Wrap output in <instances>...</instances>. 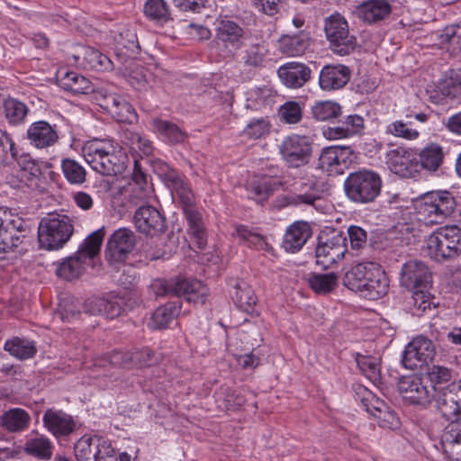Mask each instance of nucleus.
Listing matches in <instances>:
<instances>
[{"label": "nucleus", "mask_w": 461, "mask_h": 461, "mask_svg": "<svg viewBox=\"0 0 461 461\" xmlns=\"http://www.w3.org/2000/svg\"><path fill=\"white\" fill-rule=\"evenodd\" d=\"M82 154L87 164L104 176L121 174L127 159L122 147L113 139H93L84 143Z\"/></svg>", "instance_id": "f257e3e1"}, {"label": "nucleus", "mask_w": 461, "mask_h": 461, "mask_svg": "<svg viewBox=\"0 0 461 461\" xmlns=\"http://www.w3.org/2000/svg\"><path fill=\"white\" fill-rule=\"evenodd\" d=\"M344 285L368 300H377L387 294L389 280L381 267L374 262L353 266L343 279Z\"/></svg>", "instance_id": "f03ea898"}, {"label": "nucleus", "mask_w": 461, "mask_h": 461, "mask_svg": "<svg viewBox=\"0 0 461 461\" xmlns=\"http://www.w3.org/2000/svg\"><path fill=\"white\" fill-rule=\"evenodd\" d=\"M104 233L98 230L90 234L78 248V250L56 264V275L64 280H74L80 277L94 258L99 253Z\"/></svg>", "instance_id": "7ed1b4c3"}, {"label": "nucleus", "mask_w": 461, "mask_h": 461, "mask_svg": "<svg viewBox=\"0 0 461 461\" xmlns=\"http://www.w3.org/2000/svg\"><path fill=\"white\" fill-rule=\"evenodd\" d=\"M456 208V200L447 191L429 192L414 202L417 218L425 224H438L449 217Z\"/></svg>", "instance_id": "20e7f679"}, {"label": "nucleus", "mask_w": 461, "mask_h": 461, "mask_svg": "<svg viewBox=\"0 0 461 461\" xmlns=\"http://www.w3.org/2000/svg\"><path fill=\"white\" fill-rule=\"evenodd\" d=\"M74 231L72 220L65 214L52 212L43 217L38 227L40 247L47 250L61 249Z\"/></svg>", "instance_id": "39448f33"}, {"label": "nucleus", "mask_w": 461, "mask_h": 461, "mask_svg": "<svg viewBox=\"0 0 461 461\" xmlns=\"http://www.w3.org/2000/svg\"><path fill=\"white\" fill-rule=\"evenodd\" d=\"M347 196L355 203H367L373 202L382 188L381 176L369 169H359L350 173L345 182Z\"/></svg>", "instance_id": "423d86ee"}, {"label": "nucleus", "mask_w": 461, "mask_h": 461, "mask_svg": "<svg viewBox=\"0 0 461 461\" xmlns=\"http://www.w3.org/2000/svg\"><path fill=\"white\" fill-rule=\"evenodd\" d=\"M429 254L437 261L454 259L461 255V228L445 225L434 230L427 240Z\"/></svg>", "instance_id": "0eeeda50"}, {"label": "nucleus", "mask_w": 461, "mask_h": 461, "mask_svg": "<svg viewBox=\"0 0 461 461\" xmlns=\"http://www.w3.org/2000/svg\"><path fill=\"white\" fill-rule=\"evenodd\" d=\"M324 31L331 50L340 56L349 54L357 46L356 38L349 33L347 20L339 14L325 19Z\"/></svg>", "instance_id": "6e6552de"}, {"label": "nucleus", "mask_w": 461, "mask_h": 461, "mask_svg": "<svg viewBox=\"0 0 461 461\" xmlns=\"http://www.w3.org/2000/svg\"><path fill=\"white\" fill-rule=\"evenodd\" d=\"M356 400L359 401L366 412L377 420L379 426L390 429L399 427L400 420L394 411L366 387L359 385L356 388Z\"/></svg>", "instance_id": "1a4fd4ad"}, {"label": "nucleus", "mask_w": 461, "mask_h": 461, "mask_svg": "<svg viewBox=\"0 0 461 461\" xmlns=\"http://www.w3.org/2000/svg\"><path fill=\"white\" fill-rule=\"evenodd\" d=\"M158 295L176 294L184 296L186 301L197 304H203L208 295V288L196 279H177L170 281H158Z\"/></svg>", "instance_id": "9d476101"}, {"label": "nucleus", "mask_w": 461, "mask_h": 461, "mask_svg": "<svg viewBox=\"0 0 461 461\" xmlns=\"http://www.w3.org/2000/svg\"><path fill=\"white\" fill-rule=\"evenodd\" d=\"M279 153L288 167H303L312 157V142L304 135L292 134L282 140Z\"/></svg>", "instance_id": "9b49d317"}, {"label": "nucleus", "mask_w": 461, "mask_h": 461, "mask_svg": "<svg viewBox=\"0 0 461 461\" xmlns=\"http://www.w3.org/2000/svg\"><path fill=\"white\" fill-rule=\"evenodd\" d=\"M398 390L406 402L427 406L433 400L437 388L421 376L411 375L400 379Z\"/></svg>", "instance_id": "f8f14e48"}, {"label": "nucleus", "mask_w": 461, "mask_h": 461, "mask_svg": "<svg viewBox=\"0 0 461 461\" xmlns=\"http://www.w3.org/2000/svg\"><path fill=\"white\" fill-rule=\"evenodd\" d=\"M434 424L429 431L434 440H438L445 456L449 461H461V422L451 421L443 428Z\"/></svg>", "instance_id": "ddd939ff"}, {"label": "nucleus", "mask_w": 461, "mask_h": 461, "mask_svg": "<svg viewBox=\"0 0 461 461\" xmlns=\"http://www.w3.org/2000/svg\"><path fill=\"white\" fill-rule=\"evenodd\" d=\"M390 170L402 178H414L420 175L418 153L410 148L397 147L387 154Z\"/></svg>", "instance_id": "4468645a"}, {"label": "nucleus", "mask_w": 461, "mask_h": 461, "mask_svg": "<svg viewBox=\"0 0 461 461\" xmlns=\"http://www.w3.org/2000/svg\"><path fill=\"white\" fill-rule=\"evenodd\" d=\"M355 158L351 148L330 146L322 149L319 158V167L329 175H342Z\"/></svg>", "instance_id": "2eb2a0df"}, {"label": "nucleus", "mask_w": 461, "mask_h": 461, "mask_svg": "<svg viewBox=\"0 0 461 461\" xmlns=\"http://www.w3.org/2000/svg\"><path fill=\"white\" fill-rule=\"evenodd\" d=\"M435 348L432 341L426 337L414 338L405 348L402 364L407 369L422 367L432 360Z\"/></svg>", "instance_id": "dca6fc26"}, {"label": "nucleus", "mask_w": 461, "mask_h": 461, "mask_svg": "<svg viewBox=\"0 0 461 461\" xmlns=\"http://www.w3.org/2000/svg\"><path fill=\"white\" fill-rule=\"evenodd\" d=\"M346 238L335 234L324 242H320L315 250L316 264L327 269L341 261L347 252Z\"/></svg>", "instance_id": "f3484780"}, {"label": "nucleus", "mask_w": 461, "mask_h": 461, "mask_svg": "<svg viewBox=\"0 0 461 461\" xmlns=\"http://www.w3.org/2000/svg\"><path fill=\"white\" fill-rule=\"evenodd\" d=\"M135 235L127 228L115 230L111 236L105 249L106 259L113 264L124 261L135 246Z\"/></svg>", "instance_id": "a211bd4d"}, {"label": "nucleus", "mask_w": 461, "mask_h": 461, "mask_svg": "<svg viewBox=\"0 0 461 461\" xmlns=\"http://www.w3.org/2000/svg\"><path fill=\"white\" fill-rule=\"evenodd\" d=\"M70 57L72 64L83 68L96 71H109L113 69L112 60L105 55L89 46L77 45L73 48Z\"/></svg>", "instance_id": "6ab92c4d"}, {"label": "nucleus", "mask_w": 461, "mask_h": 461, "mask_svg": "<svg viewBox=\"0 0 461 461\" xmlns=\"http://www.w3.org/2000/svg\"><path fill=\"white\" fill-rule=\"evenodd\" d=\"M400 282L410 290L429 288L431 273L424 262L409 260L402 267Z\"/></svg>", "instance_id": "aec40b11"}, {"label": "nucleus", "mask_w": 461, "mask_h": 461, "mask_svg": "<svg viewBox=\"0 0 461 461\" xmlns=\"http://www.w3.org/2000/svg\"><path fill=\"white\" fill-rule=\"evenodd\" d=\"M216 39L223 46L228 55H232L241 47L244 36L243 28L228 18L216 21Z\"/></svg>", "instance_id": "412c9836"}, {"label": "nucleus", "mask_w": 461, "mask_h": 461, "mask_svg": "<svg viewBox=\"0 0 461 461\" xmlns=\"http://www.w3.org/2000/svg\"><path fill=\"white\" fill-rule=\"evenodd\" d=\"M156 171L171 192L178 195L184 203V208L193 206V193L175 169L171 168L167 164L158 163Z\"/></svg>", "instance_id": "4be33fe9"}, {"label": "nucleus", "mask_w": 461, "mask_h": 461, "mask_svg": "<svg viewBox=\"0 0 461 461\" xmlns=\"http://www.w3.org/2000/svg\"><path fill=\"white\" fill-rule=\"evenodd\" d=\"M133 219L139 231L147 235L155 236L166 228L165 218L158 210L150 205L138 208Z\"/></svg>", "instance_id": "5701e85b"}, {"label": "nucleus", "mask_w": 461, "mask_h": 461, "mask_svg": "<svg viewBox=\"0 0 461 461\" xmlns=\"http://www.w3.org/2000/svg\"><path fill=\"white\" fill-rule=\"evenodd\" d=\"M127 307L124 296L110 294L108 298H91L86 302L85 309L93 315H104L108 319L119 316Z\"/></svg>", "instance_id": "b1692460"}, {"label": "nucleus", "mask_w": 461, "mask_h": 461, "mask_svg": "<svg viewBox=\"0 0 461 461\" xmlns=\"http://www.w3.org/2000/svg\"><path fill=\"white\" fill-rule=\"evenodd\" d=\"M26 134L30 144L37 149L54 146L59 138L57 126L51 125L46 121L32 123L27 129Z\"/></svg>", "instance_id": "393cba45"}, {"label": "nucleus", "mask_w": 461, "mask_h": 461, "mask_svg": "<svg viewBox=\"0 0 461 461\" xmlns=\"http://www.w3.org/2000/svg\"><path fill=\"white\" fill-rule=\"evenodd\" d=\"M349 79L350 70L347 66L327 65L320 72L319 85L324 91H334L344 87Z\"/></svg>", "instance_id": "a878e982"}, {"label": "nucleus", "mask_w": 461, "mask_h": 461, "mask_svg": "<svg viewBox=\"0 0 461 461\" xmlns=\"http://www.w3.org/2000/svg\"><path fill=\"white\" fill-rule=\"evenodd\" d=\"M42 421L47 430L55 437L68 436L76 427L73 417L61 410H47Z\"/></svg>", "instance_id": "bb28decb"}, {"label": "nucleus", "mask_w": 461, "mask_h": 461, "mask_svg": "<svg viewBox=\"0 0 461 461\" xmlns=\"http://www.w3.org/2000/svg\"><path fill=\"white\" fill-rule=\"evenodd\" d=\"M392 12L389 0H366L356 7L357 16L366 23L380 22Z\"/></svg>", "instance_id": "cd10ccee"}, {"label": "nucleus", "mask_w": 461, "mask_h": 461, "mask_svg": "<svg viewBox=\"0 0 461 461\" xmlns=\"http://www.w3.org/2000/svg\"><path fill=\"white\" fill-rule=\"evenodd\" d=\"M311 236L312 229L306 221H294L287 228L282 246L287 252H298L305 245Z\"/></svg>", "instance_id": "c85d7f7f"}, {"label": "nucleus", "mask_w": 461, "mask_h": 461, "mask_svg": "<svg viewBox=\"0 0 461 461\" xmlns=\"http://www.w3.org/2000/svg\"><path fill=\"white\" fill-rule=\"evenodd\" d=\"M436 402L437 410L442 417L451 421L461 422V404L456 402V398L447 385V388L438 389L433 398Z\"/></svg>", "instance_id": "c756f323"}, {"label": "nucleus", "mask_w": 461, "mask_h": 461, "mask_svg": "<svg viewBox=\"0 0 461 461\" xmlns=\"http://www.w3.org/2000/svg\"><path fill=\"white\" fill-rule=\"evenodd\" d=\"M278 77L291 88L303 86L311 77V69L303 63L288 62L278 68Z\"/></svg>", "instance_id": "7c9ffc66"}, {"label": "nucleus", "mask_w": 461, "mask_h": 461, "mask_svg": "<svg viewBox=\"0 0 461 461\" xmlns=\"http://www.w3.org/2000/svg\"><path fill=\"white\" fill-rule=\"evenodd\" d=\"M284 185L286 189L294 193L293 201L295 204H314V203L320 199V191L317 185L312 180H306L303 178L295 179L293 183L285 181Z\"/></svg>", "instance_id": "2f4dec72"}, {"label": "nucleus", "mask_w": 461, "mask_h": 461, "mask_svg": "<svg viewBox=\"0 0 461 461\" xmlns=\"http://www.w3.org/2000/svg\"><path fill=\"white\" fill-rule=\"evenodd\" d=\"M310 45V34L304 31L294 35H283L278 41L279 50L289 57L303 55Z\"/></svg>", "instance_id": "473e14b6"}, {"label": "nucleus", "mask_w": 461, "mask_h": 461, "mask_svg": "<svg viewBox=\"0 0 461 461\" xmlns=\"http://www.w3.org/2000/svg\"><path fill=\"white\" fill-rule=\"evenodd\" d=\"M105 106L111 115L118 122L132 123L137 121L134 108L124 98L116 95L105 97Z\"/></svg>", "instance_id": "72a5a7b5"}, {"label": "nucleus", "mask_w": 461, "mask_h": 461, "mask_svg": "<svg viewBox=\"0 0 461 461\" xmlns=\"http://www.w3.org/2000/svg\"><path fill=\"white\" fill-rule=\"evenodd\" d=\"M122 141L129 149L135 159L137 158L148 157L153 152L152 142L139 131H126L123 133Z\"/></svg>", "instance_id": "f704fd0d"}, {"label": "nucleus", "mask_w": 461, "mask_h": 461, "mask_svg": "<svg viewBox=\"0 0 461 461\" xmlns=\"http://www.w3.org/2000/svg\"><path fill=\"white\" fill-rule=\"evenodd\" d=\"M31 422L30 414L22 408H12L1 416V427L9 432H21L28 429Z\"/></svg>", "instance_id": "c9c22d12"}, {"label": "nucleus", "mask_w": 461, "mask_h": 461, "mask_svg": "<svg viewBox=\"0 0 461 461\" xmlns=\"http://www.w3.org/2000/svg\"><path fill=\"white\" fill-rule=\"evenodd\" d=\"M438 40L441 49L452 56L461 54V24L454 23L446 26L438 34Z\"/></svg>", "instance_id": "e433bc0d"}, {"label": "nucleus", "mask_w": 461, "mask_h": 461, "mask_svg": "<svg viewBox=\"0 0 461 461\" xmlns=\"http://www.w3.org/2000/svg\"><path fill=\"white\" fill-rule=\"evenodd\" d=\"M153 130L160 138L169 143L183 142L187 135L178 125L166 120L155 118L151 122Z\"/></svg>", "instance_id": "4c0bfd02"}, {"label": "nucleus", "mask_w": 461, "mask_h": 461, "mask_svg": "<svg viewBox=\"0 0 461 461\" xmlns=\"http://www.w3.org/2000/svg\"><path fill=\"white\" fill-rule=\"evenodd\" d=\"M53 448V443L44 435L31 437L24 444V451L40 460L50 459Z\"/></svg>", "instance_id": "58836bf2"}, {"label": "nucleus", "mask_w": 461, "mask_h": 461, "mask_svg": "<svg viewBox=\"0 0 461 461\" xmlns=\"http://www.w3.org/2000/svg\"><path fill=\"white\" fill-rule=\"evenodd\" d=\"M418 157L420 169L435 172L443 163L444 153L440 145L429 143L420 150Z\"/></svg>", "instance_id": "ea45409f"}, {"label": "nucleus", "mask_w": 461, "mask_h": 461, "mask_svg": "<svg viewBox=\"0 0 461 461\" xmlns=\"http://www.w3.org/2000/svg\"><path fill=\"white\" fill-rule=\"evenodd\" d=\"M184 212L189 234L195 239L198 247L203 248L206 242V235L201 213L193 206L184 208Z\"/></svg>", "instance_id": "a19ab883"}, {"label": "nucleus", "mask_w": 461, "mask_h": 461, "mask_svg": "<svg viewBox=\"0 0 461 461\" xmlns=\"http://www.w3.org/2000/svg\"><path fill=\"white\" fill-rule=\"evenodd\" d=\"M232 299L235 304L247 313H253L257 304L254 291L245 283H239L234 287Z\"/></svg>", "instance_id": "79ce46f5"}, {"label": "nucleus", "mask_w": 461, "mask_h": 461, "mask_svg": "<svg viewBox=\"0 0 461 461\" xmlns=\"http://www.w3.org/2000/svg\"><path fill=\"white\" fill-rule=\"evenodd\" d=\"M180 307L176 303H167L158 307L149 322L150 329H165L179 314Z\"/></svg>", "instance_id": "37998d69"}, {"label": "nucleus", "mask_w": 461, "mask_h": 461, "mask_svg": "<svg viewBox=\"0 0 461 461\" xmlns=\"http://www.w3.org/2000/svg\"><path fill=\"white\" fill-rule=\"evenodd\" d=\"M276 185L274 180L268 176H255L247 185L249 197L257 202L265 201Z\"/></svg>", "instance_id": "c03bdc74"}, {"label": "nucleus", "mask_w": 461, "mask_h": 461, "mask_svg": "<svg viewBox=\"0 0 461 461\" xmlns=\"http://www.w3.org/2000/svg\"><path fill=\"white\" fill-rule=\"evenodd\" d=\"M5 350L18 359H28L36 354V346L33 341L15 337L5 343Z\"/></svg>", "instance_id": "a18cd8bd"}, {"label": "nucleus", "mask_w": 461, "mask_h": 461, "mask_svg": "<svg viewBox=\"0 0 461 461\" xmlns=\"http://www.w3.org/2000/svg\"><path fill=\"white\" fill-rule=\"evenodd\" d=\"M61 86L65 90L75 95L87 94L93 90L89 79L76 72H68L61 79Z\"/></svg>", "instance_id": "49530a36"}, {"label": "nucleus", "mask_w": 461, "mask_h": 461, "mask_svg": "<svg viewBox=\"0 0 461 461\" xmlns=\"http://www.w3.org/2000/svg\"><path fill=\"white\" fill-rule=\"evenodd\" d=\"M3 111L6 120L12 124L23 122L28 113V108L25 104L14 98L4 100Z\"/></svg>", "instance_id": "de8ad7c7"}, {"label": "nucleus", "mask_w": 461, "mask_h": 461, "mask_svg": "<svg viewBox=\"0 0 461 461\" xmlns=\"http://www.w3.org/2000/svg\"><path fill=\"white\" fill-rule=\"evenodd\" d=\"M98 435H84L75 444L74 451L77 461H94Z\"/></svg>", "instance_id": "09e8293b"}, {"label": "nucleus", "mask_w": 461, "mask_h": 461, "mask_svg": "<svg viewBox=\"0 0 461 461\" xmlns=\"http://www.w3.org/2000/svg\"><path fill=\"white\" fill-rule=\"evenodd\" d=\"M341 113V106L333 101H319L312 106V114L318 121H329Z\"/></svg>", "instance_id": "8fccbe9b"}, {"label": "nucleus", "mask_w": 461, "mask_h": 461, "mask_svg": "<svg viewBox=\"0 0 461 461\" xmlns=\"http://www.w3.org/2000/svg\"><path fill=\"white\" fill-rule=\"evenodd\" d=\"M308 281L311 288L317 294H328L338 285V277L334 273L315 274Z\"/></svg>", "instance_id": "3c124183"}, {"label": "nucleus", "mask_w": 461, "mask_h": 461, "mask_svg": "<svg viewBox=\"0 0 461 461\" xmlns=\"http://www.w3.org/2000/svg\"><path fill=\"white\" fill-rule=\"evenodd\" d=\"M61 169L64 176L70 184L81 185L86 181L85 168L74 159H62Z\"/></svg>", "instance_id": "603ef678"}, {"label": "nucleus", "mask_w": 461, "mask_h": 461, "mask_svg": "<svg viewBox=\"0 0 461 461\" xmlns=\"http://www.w3.org/2000/svg\"><path fill=\"white\" fill-rule=\"evenodd\" d=\"M233 235H236L240 240L249 243L256 249L263 250H267L269 249V244L266 241L265 238L247 226H236L235 233H233Z\"/></svg>", "instance_id": "864d4df0"}, {"label": "nucleus", "mask_w": 461, "mask_h": 461, "mask_svg": "<svg viewBox=\"0 0 461 461\" xmlns=\"http://www.w3.org/2000/svg\"><path fill=\"white\" fill-rule=\"evenodd\" d=\"M361 373L371 381H377L380 375L378 358L371 356L357 355L356 358Z\"/></svg>", "instance_id": "5fc2aeb1"}, {"label": "nucleus", "mask_w": 461, "mask_h": 461, "mask_svg": "<svg viewBox=\"0 0 461 461\" xmlns=\"http://www.w3.org/2000/svg\"><path fill=\"white\" fill-rule=\"evenodd\" d=\"M133 179L139 184L133 191L134 197L140 201H148L153 196V189L150 185L145 181V175L140 170L138 160H134Z\"/></svg>", "instance_id": "6e6d98bb"}, {"label": "nucleus", "mask_w": 461, "mask_h": 461, "mask_svg": "<svg viewBox=\"0 0 461 461\" xmlns=\"http://www.w3.org/2000/svg\"><path fill=\"white\" fill-rule=\"evenodd\" d=\"M386 132L406 140H415L420 137L418 130L411 128L410 123L404 122L402 120L394 121L388 124Z\"/></svg>", "instance_id": "4d7b16f0"}, {"label": "nucleus", "mask_w": 461, "mask_h": 461, "mask_svg": "<svg viewBox=\"0 0 461 461\" xmlns=\"http://www.w3.org/2000/svg\"><path fill=\"white\" fill-rule=\"evenodd\" d=\"M278 114L281 120L286 123L294 124L301 121L303 109L299 103L288 101L279 108Z\"/></svg>", "instance_id": "13d9d810"}, {"label": "nucleus", "mask_w": 461, "mask_h": 461, "mask_svg": "<svg viewBox=\"0 0 461 461\" xmlns=\"http://www.w3.org/2000/svg\"><path fill=\"white\" fill-rule=\"evenodd\" d=\"M96 442L94 461H117L114 447L109 439L99 436Z\"/></svg>", "instance_id": "bf43d9fd"}, {"label": "nucleus", "mask_w": 461, "mask_h": 461, "mask_svg": "<svg viewBox=\"0 0 461 461\" xmlns=\"http://www.w3.org/2000/svg\"><path fill=\"white\" fill-rule=\"evenodd\" d=\"M270 122L268 120L260 118L251 120L244 129V134L250 139H260L269 133Z\"/></svg>", "instance_id": "052dcab7"}, {"label": "nucleus", "mask_w": 461, "mask_h": 461, "mask_svg": "<svg viewBox=\"0 0 461 461\" xmlns=\"http://www.w3.org/2000/svg\"><path fill=\"white\" fill-rule=\"evenodd\" d=\"M16 157L15 143L5 131H0V165L9 163Z\"/></svg>", "instance_id": "680f3d73"}, {"label": "nucleus", "mask_w": 461, "mask_h": 461, "mask_svg": "<svg viewBox=\"0 0 461 461\" xmlns=\"http://www.w3.org/2000/svg\"><path fill=\"white\" fill-rule=\"evenodd\" d=\"M144 13L150 19L164 20L168 16V7L164 0H148Z\"/></svg>", "instance_id": "e2e57ef3"}, {"label": "nucleus", "mask_w": 461, "mask_h": 461, "mask_svg": "<svg viewBox=\"0 0 461 461\" xmlns=\"http://www.w3.org/2000/svg\"><path fill=\"white\" fill-rule=\"evenodd\" d=\"M10 225H12L13 230L15 228L20 229L22 227V221L20 219H16L5 221L0 217V251L2 252L8 251L9 248L14 244L9 240V238H11L9 233Z\"/></svg>", "instance_id": "0e129e2a"}, {"label": "nucleus", "mask_w": 461, "mask_h": 461, "mask_svg": "<svg viewBox=\"0 0 461 461\" xmlns=\"http://www.w3.org/2000/svg\"><path fill=\"white\" fill-rule=\"evenodd\" d=\"M267 55V49L264 45L254 44L249 46L245 52L243 60L247 65L259 66Z\"/></svg>", "instance_id": "69168bd1"}, {"label": "nucleus", "mask_w": 461, "mask_h": 461, "mask_svg": "<svg viewBox=\"0 0 461 461\" xmlns=\"http://www.w3.org/2000/svg\"><path fill=\"white\" fill-rule=\"evenodd\" d=\"M428 377L432 386L437 388L438 385L448 383L452 379L450 369L441 366H433L428 371Z\"/></svg>", "instance_id": "338daca9"}, {"label": "nucleus", "mask_w": 461, "mask_h": 461, "mask_svg": "<svg viewBox=\"0 0 461 461\" xmlns=\"http://www.w3.org/2000/svg\"><path fill=\"white\" fill-rule=\"evenodd\" d=\"M133 367L150 366L157 364L159 357L149 348L132 351Z\"/></svg>", "instance_id": "774afa93"}]
</instances>
